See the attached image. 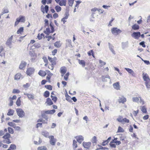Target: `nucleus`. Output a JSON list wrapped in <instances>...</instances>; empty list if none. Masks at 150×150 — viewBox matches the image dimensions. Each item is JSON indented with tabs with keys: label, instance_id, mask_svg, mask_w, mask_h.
<instances>
[{
	"label": "nucleus",
	"instance_id": "1",
	"mask_svg": "<svg viewBox=\"0 0 150 150\" xmlns=\"http://www.w3.org/2000/svg\"><path fill=\"white\" fill-rule=\"evenodd\" d=\"M16 111L17 114L20 117H22L25 115V113L23 110L21 108H18Z\"/></svg>",
	"mask_w": 150,
	"mask_h": 150
},
{
	"label": "nucleus",
	"instance_id": "2",
	"mask_svg": "<svg viewBox=\"0 0 150 150\" xmlns=\"http://www.w3.org/2000/svg\"><path fill=\"white\" fill-rule=\"evenodd\" d=\"M48 138L50 139V144L54 146L56 142V139H55L53 135L49 136Z\"/></svg>",
	"mask_w": 150,
	"mask_h": 150
},
{
	"label": "nucleus",
	"instance_id": "3",
	"mask_svg": "<svg viewBox=\"0 0 150 150\" xmlns=\"http://www.w3.org/2000/svg\"><path fill=\"white\" fill-rule=\"evenodd\" d=\"M49 6L48 5H45V7L42 5L41 6V11L43 13H45V11L46 13H48L49 11Z\"/></svg>",
	"mask_w": 150,
	"mask_h": 150
},
{
	"label": "nucleus",
	"instance_id": "4",
	"mask_svg": "<svg viewBox=\"0 0 150 150\" xmlns=\"http://www.w3.org/2000/svg\"><path fill=\"white\" fill-rule=\"evenodd\" d=\"M141 33L139 32H134L131 35L132 37L136 39H138Z\"/></svg>",
	"mask_w": 150,
	"mask_h": 150
},
{
	"label": "nucleus",
	"instance_id": "5",
	"mask_svg": "<svg viewBox=\"0 0 150 150\" xmlns=\"http://www.w3.org/2000/svg\"><path fill=\"white\" fill-rule=\"evenodd\" d=\"M111 32L112 34L116 35L121 33L122 31L117 28H114L112 29Z\"/></svg>",
	"mask_w": 150,
	"mask_h": 150
},
{
	"label": "nucleus",
	"instance_id": "6",
	"mask_svg": "<svg viewBox=\"0 0 150 150\" xmlns=\"http://www.w3.org/2000/svg\"><path fill=\"white\" fill-rule=\"evenodd\" d=\"M13 36L12 35L8 39L6 42V45L9 46L10 48H11L10 46L12 44V40H13Z\"/></svg>",
	"mask_w": 150,
	"mask_h": 150
},
{
	"label": "nucleus",
	"instance_id": "7",
	"mask_svg": "<svg viewBox=\"0 0 150 150\" xmlns=\"http://www.w3.org/2000/svg\"><path fill=\"white\" fill-rule=\"evenodd\" d=\"M91 144V142H83V147L86 149H88L90 147Z\"/></svg>",
	"mask_w": 150,
	"mask_h": 150
},
{
	"label": "nucleus",
	"instance_id": "8",
	"mask_svg": "<svg viewBox=\"0 0 150 150\" xmlns=\"http://www.w3.org/2000/svg\"><path fill=\"white\" fill-rule=\"evenodd\" d=\"M34 69L33 68H30L28 69L26 71V73L28 75L30 76L34 72Z\"/></svg>",
	"mask_w": 150,
	"mask_h": 150
},
{
	"label": "nucleus",
	"instance_id": "9",
	"mask_svg": "<svg viewBox=\"0 0 150 150\" xmlns=\"http://www.w3.org/2000/svg\"><path fill=\"white\" fill-rule=\"evenodd\" d=\"M140 99V103H144V101L142 100L140 97H133L132 98V100L133 102L137 103L138 102L139 100V98Z\"/></svg>",
	"mask_w": 150,
	"mask_h": 150
},
{
	"label": "nucleus",
	"instance_id": "10",
	"mask_svg": "<svg viewBox=\"0 0 150 150\" xmlns=\"http://www.w3.org/2000/svg\"><path fill=\"white\" fill-rule=\"evenodd\" d=\"M46 113H45V111H43L41 112L42 117L45 119L46 120H47L48 119V117L46 115Z\"/></svg>",
	"mask_w": 150,
	"mask_h": 150
},
{
	"label": "nucleus",
	"instance_id": "11",
	"mask_svg": "<svg viewBox=\"0 0 150 150\" xmlns=\"http://www.w3.org/2000/svg\"><path fill=\"white\" fill-rule=\"evenodd\" d=\"M126 101V99L123 96H121L119 97V102L120 103H124Z\"/></svg>",
	"mask_w": 150,
	"mask_h": 150
},
{
	"label": "nucleus",
	"instance_id": "12",
	"mask_svg": "<svg viewBox=\"0 0 150 150\" xmlns=\"http://www.w3.org/2000/svg\"><path fill=\"white\" fill-rule=\"evenodd\" d=\"M26 65V63L23 61L21 62V63L19 66V68L21 69H23L25 67Z\"/></svg>",
	"mask_w": 150,
	"mask_h": 150
},
{
	"label": "nucleus",
	"instance_id": "13",
	"mask_svg": "<svg viewBox=\"0 0 150 150\" xmlns=\"http://www.w3.org/2000/svg\"><path fill=\"white\" fill-rule=\"evenodd\" d=\"M125 69L129 73L131 74L132 76H135V74L132 69L128 68H125Z\"/></svg>",
	"mask_w": 150,
	"mask_h": 150
},
{
	"label": "nucleus",
	"instance_id": "14",
	"mask_svg": "<svg viewBox=\"0 0 150 150\" xmlns=\"http://www.w3.org/2000/svg\"><path fill=\"white\" fill-rule=\"evenodd\" d=\"M22 78L23 77L20 73H18L14 76V79L15 80H18Z\"/></svg>",
	"mask_w": 150,
	"mask_h": 150
},
{
	"label": "nucleus",
	"instance_id": "15",
	"mask_svg": "<svg viewBox=\"0 0 150 150\" xmlns=\"http://www.w3.org/2000/svg\"><path fill=\"white\" fill-rule=\"evenodd\" d=\"M102 81H107L108 80L110 81V77L108 75H106L105 76H102Z\"/></svg>",
	"mask_w": 150,
	"mask_h": 150
},
{
	"label": "nucleus",
	"instance_id": "16",
	"mask_svg": "<svg viewBox=\"0 0 150 150\" xmlns=\"http://www.w3.org/2000/svg\"><path fill=\"white\" fill-rule=\"evenodd\" d=\"M60 71L62 74H64L67 71L66 68L65 67H62L60 69Z\"/></svg>",
	"mask_w": 150,
	"mask_h": 150
},
{
	"label": "nucleus",
	"instance_id": "17",
	"mask_svg": "<svg viewBox=\"0 0 150 150\" xmlns=\"http://www.w3.org/2000/svg\"><path fill=\"white\" fill-rule=\"evenodd\" d=\"M111 137H109L107 140L104 141L103 142H102V145L103 146H105L111 140Z\"/></svg>",
	"mask_w": 150,
	"mask_h": 150
},
{
	"label": "nucleus",
	"instance_id": "18",
	"mask_svg": "<svg viewBox=\"0 0 150 150\" xmlns=\"http://www.w3.org/2000/svg\"><path fill=\"white\" fill-rule=\"evenodd\" d=\"M11 134L8 133H6V134L3 136L2 138L4 139H8L11 138Z\"/></svg>",
	"mask_w": 150,
	"mask_h": 150
},
{
	"label": "nucleus",
	"instance_id": "19",
	"mask_svg": "<svg viewBox=\"0 0 150 150\" xmlns=\"http://www.w3.org/2000/svg\"><path fill=\"white\" fill-rule=\"evenodd\" d=\"M62 43H60V41L56 42L54 44L55 47L57 48H59L61 46Z\"/></svg>",
	"mask_w": 150,
	"mask_h": 150
},
{
	"label": "nucleus",
	"instance_id": "20",
	"mask_svg": "<svg viewBox=\"0 0 150 150\" xmlns=\"http://www.w3.org/2000/svg\"><path fill=\"white\" fill-rule=\"evenodd\" d=\"M114 88L117 90L120 89V85L118 82L114 83L113 85Z\"/></svg>",
	"mask_w": 150,
	"mask_h": 150
},
{
	"label": "nucleus",
	"instance_id": "21",
	"mask_svg": "<svg viewBox=\"0 0 150 150\" xmlns=\"http://www.w3.org/2000/svg\"><path fill=\"white\" fill-rule=\"evenodd\" d=\"M18 21L20 22H24L25 21V17L23 16H20L19 18H17Z\"/></svg>",
	"mask_w": 150,
	"mask_h": 150
},
{
	"label": "nucleus",
	"instance_id": "22",
	"mask_svg": "<svg viewBox=\"0 0 150 150\" xmlns=\"http://www.w3.org/2000/svg\"><path fill=\"white\" fill-rule=\"evenodd\" d=\"M122 47L123 49H124L125 47L128 46V41L125 42H122Z\"/></svg>",
	"mask_w": 150,
	"mask_h": 150
},
{
	"label": "nucleus",
	"instance_id": "23",
	"mask_svg": "<svg viewBox=\"0 0 150 150\" xmlns=\"http://www.w3.org/2000/svg\"><path fill=\"white\" fill-rule=\"evenodd\" d=\"M108 44L109 45V48L110 50L111 51L113 54H115V52L113 49V46L112 45H111L110 43H108Z\"/></svg>",
	"mask_w": 150,
	"mask_h": 150
},
{
	"label": "nucleus",
	"instance_id": "24",
	"mask_svg": "<svg viewBox=\"0 0 150 150\" xmlns=\"http://www.w3.org/2000/svg\"><path fill=\"white\" fill-rule=\"evenodd\" d=\"M66 0H62L59 3V4L60 6H65L66 4Z\"/></svg>",
	"mask_w": 150,
	"mask_h": 150
},
{
	"label": "nucleus",
	"instance_id": "25",
	"mask_svg": "<svg viewBox=\"0 0 150 150\" xmlns=\"http://www.w3.org/2000/svg\"><path fill=\"white\" fill-rule=\"evenodd\" d=\"M143 79L145 81H148V80H150V79L149 78L148 75L146 74H144L143 73Z\"/></svg>",
	"mask_w": 150,
	"mask_h": 150
},
{
	"label": "nucleus",
	"instance_id": "26",
	"mask_svg": "<svg viewBox=\"0 0 150 150\" xmlns=\"http://www.w3.org/2000/svg\"><path fill=\"white\" fill-rule=\"evenodd\" d=\"M24 94L26 95L30 99H34V96L33 94L24 93Z\"/></svg>",
	"mask_w": 150,
	"mask_h": 150
},
{
	"label": "nucleus",
	"instance_id": "27",
	"mask_svg": "<svg viewBox=\"0 0 150 150\" xmlns=\"http://www.w3.org/2000/svg\"><path fill=\"white\" fill-rule=\"evenodd\" d=\"M55 111L54 109H53L51 110H45V112L47 114H53L55 112Z\"/></svg>",
	"mask_w": 150,
	"mask_h": 150
},
{
	"label": "nucleus",
	"instance_id": "28",
	"mask_svg": "<svg viewBox=\"0 0 150 150\" xmlns=\"http://www.w3.org/2000/svg\"><path fill=\"white\" fill-rule=\"evenodd\" d=\"M48 59L49 61L52 63V65H54L56 64V62L53 60V59H52V58H51L49 56L48 57Z\"/></svg>",
	"mask_w": 150,
	"mask_h": 150
},
{
	"label": "nucleus",
	"instance_id": "29",
	"mask_svg": "<svg viewBox=\"0 0 150 150\" xmlns=\"http://www.w3.org/2000/svg\"><path fill=\"white\" fill-rule=\"evenodd\" d=\"M79 64L81 65L83 67H84L85 66L86 62L83 60L79 59Z\"/></svg>",
	"mask_w": 150,
	"mask_h": 150
},
{
	"label": "nucleus",
	"instance_id": "30",
	"mask_svg": "<svg viewBox=\"0 0 150 150\" xmlns=\"http://www.w3.org/2000/svg\"><path fill=\"white\" fill-rule=\"evenodd\" d=\"M44 33L47 35H49L50 33H51L50 28L49 27L47 28L46 30L44 31Z\"/></svg>",
	"mask_w": 150,
	"mask_h": 150
},
{
	"label": "nucleus",
	"instance_id": "31",
	"mask_svg": "<svg viewBox=\"0 0 150 150\" xmlns=\"http://www.w3.org/2000/svg\"><path fill=\"white\" fill-rule=\"evenodd\" d=\"M38 74L39 75L42 76H45L46 75V73L45 71L40 70L38 72Z\"/></svg>",
	"mask_w": 150,
	"mask_h": 150
},
{
	"label": "nucleus",
	"instance_id": "32",
	"mask_svg": "<svg viewBox=\"0 0 150 150\" xmlns=\"http://www.w3.org/2000/svg\"><path fill=\"white\" fill-rule=\"evenodd\" d=\"M2 142L5 144H9L11 143L9 139H5L2 140Z\"/></svg>",
	"mask_w": 150,
	"mask_h": 150
},
{
	"label": "nucleus",
	"instance_id": "33",
	"mask_svg": "<svg viewBox=\"0 0 150 150\" xmlns=\"http://www.w3.org/2000/svg\"><path fill=\"white\" fill-rule=\"evenodd\" d=\"M132 28L134 30H137L139 29V26L136 24H135L132 26Z\"/></svg>",
	"mask_w": 150,
	"mask_h": 150
},
{
	"label": "nucleus",
	"instance_id": "34",
	"mask_svg": "<svg viewBox=\"0 0 150 150\" xmlns=\"http://www.w3.org/2000/svg\"><path fill=\"white\" fill-rule=\"evenodd\" d=\"M14 113V110L11 109H9L8 110L7 115L9 116L12 115H13Z\"/></svg>",
	"mask_w": 150,
	"mask_h": 150
},
{
	"label": "nucleus",
	"instance_id": "35",
	"mask_svg": "<svg viewBox=\"0 0 150 150\" xmlns=\"http://www.w3.org/2000/svg\"><path fill=\"white\" fill-rule=\"evenodd\" d=\"M23 27H21L17 31V33L18 34H22L23 32Z\"/></svg>",
	"mask_w": 150,
	"mask_h": 150
},
{
	"label": "nucleus",
	"instance_id": "36",
	"mask_svg": "<svg viewBox=\"0 0 150 150\" xmlns=\"http://www.w3.org/2000/svg\"><path fill=\"white\" fill-rule=\"evenodd\" d=\"M55 9L56 11L57 12L61 11L62 9L61 7L58 5H57L55 6Z\"/></svg>",
	"mask_w": 150,
	"mask_h": 150
},
{
	"label": "nucleus",
	"instance_id": "37",
	"mask_svg": "<svg viewBox=\"0 0 150 150\" xmlns=\"http://www.w3.org/2000/svg\"><path fill=\"white\" fill-rule=\"evenodd\" d=\"M145 84L147 88H150V80H148V81H145Z\"/></svg>",
	"mask_w": 150,
	"mask_h": 150
},
{
	"label": "nucleus",
	"instance_id": "38",
	"mask_svg": "<svg viewBox=\"0 0 150 150\" xmlns=\"http://www.w3.org/2000/svg\"><path fill=\"white\" fill-rule=\"evenodd\" d=\"M141 110L144 113H146L147 112L146 108L144 106L142 107Z\"/></svg>",
	"mask_w": 150,
	"mask_h": 150
},
{
	"label": "nucleus",
	"instance_id": "39",
	"mask_svg": "<svg viewBox=\"0 0 150 150\" xmlns=\"http://www.w3.org/2000/svg\"><path fill=\"white\" fill-rule=\"evenodd\" d=\"M66 41L67 42V44L68 45V46L69 47H72V46L71 45V41L70 39H67Z\"/></svg>",
	"mask_w": 150,
	"mask_h": 150
},
{
	"label": "nucleus",
	"instance_id": "40",
	"mask_svg": "<svg viewBox=\"0 0 150 150\" xmlns=\"http://www.w3.org/2000/svg\"><path fill=\"white\" fill-rule=\"evenodd\" d=\"M48 133L47 131H43L42 132V134L46 137H48Z\"/></svg>",
	"mask_w": 150,
	"mask_h": 150
},
{
	"label": "nucleus",
	"instance_id": "41",
	"mask_svg": "<svg viewBox=\"0 0 150 150\" xmlns=\"http://www.w3.org/2000/svg\"><path fill=\"white\" fill-rule=\"evenodd\" d=\"M50 93L48 91H46L44 93V96L45 98H47L49 96Z\"/></svg>",
	"mask_w": 150,
	"mask_h": 150
},
{
	"label": "nucleus",
	"instance_id": "42",
	"mask_svg": "<svg viewBox=\"0 0 150 150\" xmlns=\"http://www.w3.org/2000/svg\"><path fill=\"white\" fill-rule=\"evenodd\" d=\"M50 26L51 29V33H53L54 31V30L53 26L52 25V22L50 23Z\"/></svg>",
	"mask_w": 150,
	"mask_h": 150
},
{
	"label": "nucleus",
	"instance_id": "43",
	"mask_svg": "<svg viewBox=\"0 0 150 150\" xmlns=\"http://www.w3.org/2000/svg\"><path fill=\"white\" fill-rule=\"evenodd\" d=\"M75 138L76 140H83V137L81 135H79L77 136Z\"/></svg>",
	"mask_w": 150,
	"mask_h": 150
},
{
	"label": "nucleus",
	"instance_id": "44",
	"mask_svg": "<svg viewBox=\"0 0 150 150\" xmlns=\"http://www.w3.org/2000/svg\"><path fill=\"white\" fill-rule=\"evenodd\" d=\"M8 132L10 134H13L14 133L13 129L11 127L8 128Z\"/></svg>",
	"mask_w": 150,
	"mask_h": 150
},
{
	"label": "nucleus",
	"instance_id": "45",
	"mask_svg": "<svg viewBox=\"0 0 150 150\" xmlns=\"http://www.w3.org/2000/svg\"><path fill=\"white\" fill-rule=\"evenodd\" d=\"M124 132V130L121 127H118L117 131L118 132Z\"/></svg>",
	"mask_w": 150,
	"mask_h": 150
},
{
	"label": "nucleus",
	"instance_id": "46",
	"mask_svg": "<svg viewBox=\"0 0 150 150\" xmlns=\"http://www.w3.org/2000/svg\"><path fill=\"white\" fill-rule=\"evenodd\" d=\"M47 148L45 146H43L39 147L38 148V150H46Z\"/></svg>",
	"mask_w": 150,
	"mask_h": 150
},
{
	"label": "nucleus",
	"instance_id": "47",
	"mask_svg": "<svg viewBox=\"0 0 150 150\" xmlns=\"http://www.w3.org/2000/svg\"><path fill=\"white\" fill-rule=\"evenodd\" d=\"M9 148H10L11 149H12V150L16 149V146L15 144H11Z\"/></svg>",
	"mask_w": 150,
	"mask_h": 150
},
{
	"label": "nucleus",
	"instance_id": "48",
	"mask_svg": "<svg viewBox=\"0 0 150 150\" xmlns=\"http://www.w3.org/2000/svg\"><path fill=\"white\" fill-rule=\"evenodd\" d=\"M77 142L75 140H74L73 141V146L74 148H76L77 147L76 144Z\"/></svg>",
	"mask_w": 150,
	"mask_h": 150
},
{
	"label": "nucleus",
	"instance_id": "49",
	"mask_svg": "<svg viewBox=\"0 0 150 150\" xmlns=\"http://www.w3.org/2000/svg\"><path fill=\"white\" fill-rule=\"evenodd\" d=\"M8 125L11 127H13L14 128V127L16 125V124L13 123L12 122H9L8 123Z\"/></svg>",
	"mask_w": 150,
	"mask_h": 150
},
{
	"label": "nucleus",
	"instance_id": "50",
	"mask_svg": "<svg viewBox=\"0 0 150 150\" xmlns=\"http://www.w3.org/2000/svg\"><path fill=\"white\" fill-rule=\"evenodd\" d=\"M45 87L49 90H52V87L50 85H46L45 86Z\"/></svg>",
	"mask_w": 150,
	"mask_h": 150
},
{
	"label": "nucleus",
	"instance_id": "51",
	"mask_svg": "<svg viewBox=\"0 0 150 150\" xmlns=\"http://www.w3.org/2000/svg\"><path fill=\"white\" fill-rule=\"evenodd\" d=\"M45 25L44 27L46 28L47 26H49V21L47 19H45L44 20Z\"/></svg>",
	"mask_w": 150,
	"mask_h": 150
},
{
	"label": "nucleus",
	"instance_id": "52",
	"mask_svg": "<svg viewBox=\"0 0 150 150\" xmlns=\"http://www.w3.org/2000/svg\"><path fill=\"white\" fill-rule=\"evenodd\" d=\"M20 92V91L18 89H14L12 92L13 93H18Z\"/></svg>",
	"mask_w": 150,
	"mask_h": 150
},
{
	"label": "nucleus",
	"instance_id": "53",
	"mask_svg": "<svg viewBox=\"0 0 150 150\" xmlns=\"http://www.w3.org/2000/svg\"><path fill=\"white\" fill-rule=\"evenodd\" d=\"M74 0H68V3L70 6H72L74 3Z\"/></svg>",
	"mask_w": 150,
	"mask_h": 150
},
{
	"label": "nucleus",
	"instance_id": "54",
	"mask_svg": "<svg viewBox=\"0 0 150 150\" xmlns=\"http://www.w3.org/2000/svg\"><path fill=\"white\" fill-rule=\"evenodd\" d=\"M99 62L101 64V67H103L106 64V63L105 62L103 61L102 60L100 59L99 60Z\"/></svg>",
	"mask_w": 150,
	"mask_h": 150
},
{
	"label": "nucleus",
	"instance_id": "55",
	"mask_svg": "<svg viewBox=\"0 0 150 150\" xmlns=\"http://www.w3.org/2000/svg\"><path fill=\"white\" fill-rule=\"evenodd\" d=\"M51 97L52 98V100L55 103L56 102L57 100V98L56 97L53 96L52 95H51Z\"/></svg>",
	"mask_w": 150,
	"mask_h": 150
},
{
	"label": "nucleus",
	"instance_id": "56",
	"mask_svg": "<svg viewBox=\"0 0 150 150\" xmlns=\"http://www.w3.org/2000/svg\"><path fill=\"white\" fill-rule=\"evenodd\" d=\"M69 72H67L66 73L64 77V78L66 81H67L68 80V76L69 75Z\"/></svg>",
	"mask_w": 150,
	"mask_h": 150
},
{
	"label": "nucleus",
	"instance_id": "57",
	"mask_svg": "<svg viewBox=\"0 0 150 150\" xmlns=\"http://www.w3.org/2000/svg\"><path fill=\"white\" fill-rule=\"evenodd\" d=\"M72 100H73L74 102H76L77 100V99L75 97H74L72 98H71V99L69 100V102H72Z\"/></svg>",
	"mask_w": 150,
	"mask_h": 150
},
{
	"label": "nucleus",
	"instance_id": "58",
	"mask_svg": "<svg viewBox=\"0 0 150 150\" xmlns=\"http://www.w3.org/2000/svg\"><path fill=\"white\" fill-rule=\"evenodd\" d=\"M113 143H111V142H110L109 145H110V147L112 148H116V145Z\"/></svg>",
	"mask_w": 150,
	"mask_h": 150
},
{
	"label": "nucleus",
	"instance_id": "59",
	"mask_svg": "<svg viewBox=\"0 0 150 150\" xmlns=\"http://www.w3.org/2000/svg\"><path fill=\"white\" fill-rule=\"evenodd\" d=\"M30 86V84L28 83H27L26 84H24L23 85V87L24 88H27L29 87Z\"/></svg>",
	"mask_w": 150,
	"mask_h": 150
},
{
	"label": "nucleus",
	"instance_id": "60",
	"mask_svg": "<svg viewBox=\"0 0 150 150\" xmlns=\"http://www.w3.org/2000/svg\"><path fill=\"white\" fill-rule=\"evenodd\" d=\"M96 137L94 136L92 139V142L93 143H96Z\"/></svg>",
	"mask_w": 150,
	"mask_h": 150
},
{
	"label": "nucleus",
	"instance_id": "61",
	"mask_svg": "<svg viewBox=\"0 0 150 150\" xmlns=\"http://www.w3.org/2000/svg\"><path fill=\"white\" fill-rule=\"evenodd\" d=\"M46 103H53L52 102L51 99L50 98H48L47 99L46 102Z\"/></svg>",
	"mask_w": 150,
	"mask_h": 150
},
{
	"label": "nucleus",
	"instance_id": "62",
	"mask_svg": "<svg viewBox=\"0 0 150 150\" xmlns=\"http://www.w3.org/2000/svg\"><path fill=\"white\" fill-rule=\"evenodd\" d=\"M3 11L5 13H8L9 12L8 9L6 8H3Z\"/></svg>",
	"mask_w": 150,
	"mask_h": 150
},
{
	"label": "nucleus",
	"instance_id": "63",
	"mask_svg": "<svg viewBox=\"0 0 150 150\" xmlns=\"http://www.w3.org/2000/svg\"><path fill=\"white\" fill-rule=\"evenodd\" d=\"M112 142H114V143H115L117 145H118L120 144L121 143V142L120 141L117 140L116 141H113Z\"/></svg>",
	"mask_w": 150,
	"mask_h": 150
},
{
	"label": "nucleus",
	"instance_id": "64",
	"mask_svg": "<svg viewBox=\"0 0 150 150\" xmlns=\"http://www.w3.org/2000/svg\"><path fill=\"white\" fill-rule=\"evenodd\" d=\"M57 49H55L52 51V54L53 55H55L57 53Z\"/></svg>",
	"mask_w": 150,
	"mask_h": 150
}]
</instances>
